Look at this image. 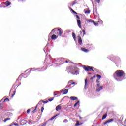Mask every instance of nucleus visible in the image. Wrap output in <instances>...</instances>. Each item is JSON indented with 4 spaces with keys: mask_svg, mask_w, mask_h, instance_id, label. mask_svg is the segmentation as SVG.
Listing matches in <instances>:
<instances>
[{
    "mask_svg": "<svg viewBox=\"0 0 126 126\" xmlns=\"http://www.w3.org/2000/svg\"><path fill=\"white\" fill-rule=\"evenodd\" d=\"M72 35L74 41H75V39H76L75 33H72Z\"/></svg>",
    "mask_w": 126,
    "mask_h": 126,
    "instance_id": "393cba45",
    "label": "nucleus"
},
{
    "mask_svg": "<svg viewBox=\"0 0 126 126\" xmlns=\"http://www.w3.org/2000/svg\"><path fill=\"white\" fill-rule=\"evenodd\" d=\"M113 76L116 81H122L124 79L122 77H125V72L123 70H118L114 72Z\"/></svg>",
    "mask_w": 126,
    "mask_h": 126,
    "instance_id": "f257e3e1",
    "label": "nucleus"
},
{
    "mask_svg": "<svg viewBox=\"0 0 126 126\" xmlns=\"http://www.w3.org/2000/svg\"><path fill=\"white\" fill-rule=\"evenodd\" d=\"M96 78V76H94L91 77L90 79L92 80V79H93V78Z\"/></svg>",
    "mask_w": 126,
    "mask_h": 126,
    "instance_id": "c9c22d12",
    "label": "nucleus"
},
{
    "mask_svg": "<svg viewBox=\"0 0 126 126\" xmlns=\"http://www.w3.org/2000/svg\"><path fill=\"white\" fill-rule=\"evenodd\" d=\"M62 32H63V30L61 28H55L52 30L50 35H52V34H58V36H62Z\"/></svg>",
    "mask_w": 126,
    "mask_h": 126,
    "instance_id": "7ed1b4c3",
    "label": "nucleus"
},
{
    "mask_svg": "<svg viewBox=\"0 0 126 126\" xmlns=\"http://www.w3.org/2000/svg\"><path fill=\"white\" fill-rule=\"evenodd\" d=\"M100 22H101V23H103V21L100 20Z\"/></svg>",
    "mask_w": 126,
    "mask_h": 126,
    "instance_id": "6e6d98bb",
    "label": "nucleus"
},
{
    "mask_svg": "<svg viewBox=\"0 0 126 126\" xmlns=\"http://www.w3.org/2000/svg\"><path fill=\"white\" fill-rule=\"evenodd\" d=\"M57 38H58V36H57V35H56V34H53L51 36V39L52 40H56L57 39Z\"/></svg>",
    "mask_w": 126,
    "mask_h": 126,
    "instance_id": "2eb2a0df",
    "label": "nucleus"
},
{
    "mask_svg": "<svg viewBox=\"0 0 126 126\" xmlns=\"http://www.w3.org/2000/svg\"><path fill=\"white\" fill-rule=\"evenodd\" d=\"M36 110H37V106H36L35 108L34 107H32V108L29 109L27 110V111H36Z\"/></svg>",
    "mask_w": 126,
    "mask_h": 126,
    "instance_id": "f3484780",
    "label": "nucleus"
},
{
    "mask_svg": "<svg viewBox=\"0 0 126 126\" xmlns=\"http://www.w3.org/2000/svg\"><path fill=\"white\" fill-rule=\"evenodd\" d=\"M14 95H15V94H13L12 95V97L13 98V97H14Z\"/></svg>",
    "mask_w": 126,
    "mask_h": 126,
    "instance_id": "a18cd8bd",
    "label": "nucleus"
},
{
    "mask_svg": "<svg viewBox=\"0 0 126 126\" xmlns=\"http://www.w3.org/2000/svg\"><path fill=\"white\" fill-rule=\"evenodd\" d=\"M81 50H82V51H83V52H85V53H87V52H88V50H87V49H85L84 48H82Z\"/></svg>",
    "mask_w": 126,
    "mask_h": 126,
    "instance_id": "aec40b11",
    "label": "nucleus"
},
{
    "mask_svg": "<svg viewBox=\"0 0 126 126\" xmlns=\"http://www.w3.org/2000/svg\"><path fill=\"white\" fill-rule=\"evenodd\" d=\"M89 22H91V23H93V24H94V25H95L96 26H97V25H98V22H95V21H94L93 20L90 19L88 20Z\"/></svg>",
    "mask_w": 126,
    "mask_h": 126,
    "instance_id": "6e6552de",
    "label": "nucleus"
},
{
    "mask_svg": "<svg viewBox=\"0 0 126 126\" xmlns=\"http://www.w3.org/2000/svg\"><path fill=\"white\" fill-rule=\"evenodd\" d=\"M44 110V107H42L41 109V111H43Z\"/></svg>",
    "mask_w": 126,
    "mask_h": 126,
    "instance_id": "49530a36",
    "label": "nucleus"
},
{
    "mask_svg": "<svg viewBox=\"0 0 126 126\" xmlns=\"http://www.w3.org/2000/svg\"><path fill=\"white\" fill-rule=\"evenodd\" d=\"M13 114L11 113H7L6 114V116H7V117H12V116L13 115Z\"/></svg>",
    "mask_w": 126,
    "mask_h": 126,
    "instance_id": "4be33fe9",
    "label": "nucleus"
},
{
    "mask_svg": "<svg viewBox=\"0 0 126 126\" xmlns=\"http://www.w3.org/2000/svg\"><path fill=\"white\" fill-rule=\"evenodd\" d=\"M114 121V119H111L110 120H107V123H111V122H113Z\"/></svg>",
    "mask_w": 126,
    "mask_h": 126,
    "instance_id": "c756f323",
    "label": "nucleus"
},
{
    "mask_svg": "<svg viewBox=\"0 0 126 126\" xmlns=\"http://www.w3.org/2000/svg\"><path fill=\"white\" fill-rule=\"evenodd\" d=\"M29 123H31L32 122V120H29Z\"/></svg>",
    "mask_w": 126,
    "mask_h": 126,
    "instance_id": "603ef678",
    "label": "nucleus"
},
{
    "mask_svg": "<svg viewBox=\"0 0 126 126\" xmlns=\"http://www.w3.org/2000/svg\"><path fill=\"white\" fill-rule=\"evenodd\" d=\"M2 101H3V99H2L0 101V107L1 106V109H3V108L4 107V105H3V103H2Z\"/></svg>",
    "mask_w": 126,
    "mask_h": 126,
    "instance_id": "9b49d317",
    "label": "nucleus"
},
{
    "mask_svg": "<svg viewBox=\"0 0 126 126\" xmlns=\"http://www.w3.org/2000/svg\"><path fill=\"white\" fill-rule=\"evenodd\" d=\"M79 118L80 120H82V117L79 116Z\"/></svg>",
    "mask_w": 126,
    "mask_h": 126,
    "instance_id": "de8ad7c7",
    "label": "nucleus"
},
{
    "mask_svg": "<svg viewBox=\"0 0 126 126\" xmlns=\"http://www.w3.org/2000/svg\"><path fill=\"white\" fill-rule=\"evenodd\" d=\"M64 59L63 58H56L54 59V62L55 64L57 65H60V64H63V63H64V62H63Z\"/></svg>",
    "mask_w": 126,
    "mask_h": 126,
    "instance_id": "20e7f679",
    "label": "nucleus"
},
{
    "mask_svg": "<svg viewBox=\"0 0 126 126\" xmlns=\"http://www.w3.org/2000/svg\"><path fill=\"white\" fill-rule=\"evenodd\" d=\"M42 102L44 104H47V103H48L49 101L46 100V101H43Z\"/></svg>",
    "mask_w": 126,
    "mask_h": 126,
    "instance_id": "72a5a7b5",
    "label": "nucleus"
},
{
    "mask_svg": "<svg viewBox=\"0 0 126 126\" xmlns=\"http://www.w3.org/2000/svg\"><path fill=\"white\" fill-rule=\"evenodd\" d=\"M67 122H68L67 119H64V120H63V122H64V123H67Z\"/></svg>",
    "mask_w": 126,
    "mask_h": 126,
    "instance_id": "4c0bfd02",
    "label": "nucleus"
},
{
    "mask_svg": "<svg viewBox=\"0 0 126 126\" xmlns=\"http://www.w3.org/2000/svg\"><path fill=\"white\" fill-rule=\"evenodd\" d=\"M80 35H82V34H83V37L84 36V35H85L86 34L85 30H83L82 31H80Z\"/></svg>",
    "mask_w": 126,
    "mask_h": 126,
    "instance_id": "ddd939ff",
    "label": "nucleus"
},
{
    "mask_svg": "<svg viewBox=\"0 0 126 126\" xmlns=\"http://www.w3.org/2000/svg\"><path fill=\"white\" fill-rule=\"evenodd\" d=\"M56 95H57V94H56V92H54V96H56Z\"/></svg>",
    "mask_w": 126,
    "mask_h": 126,
    "instance_id": "8fccbe9b",
    "label": "nucleus"
},
{
    "mask_svg": "<svg viewBox=\"0 0 126 126\" xmlns=\"http://www.w3.org/2000/svg\"><path fill=\"white\" fill-rule=\"evenodd\" d=\"M15 92H16L15 91H14L13 94H15Z\"/></svg>",
    "mask_w": 126,
    "mask_h": 126,
    "instance_id": "bf43d9fd",
    "label": "nucleus"
},
{
    "mask_svg": "<svg viewBox=\"0 0 126 126\" xmlns=\"http://www.w3.org/2000/svg\"><path fill=\"white\" fill-rule=\"evenodd\" d=\"M77 22L79 27H80V28H81V21H80V20H77Z\"/></svg>",
    "mask_w": 126,
    "mask_h": 126,
    "instance_id": "4468645a",
    "label": "nucleus"
},
{
    "mask_svg": "<svg viewBox=\"0 0 126 126\" xmlns=\"http://www.w3.org/2000/svg\"><path fill=\"white\" fill-rule=\"evenodd\" d=\"M8 101H9V99L8 98H6L3 101H2V104H4V103H5V102H8Z\"/></svg>",
    "mask_w": 126,
    "mask_h": 126,
    "instance_id": "412c9836",
    "label": "nucleus"
},
{
    "mask_svg": "<svg viewBox=\"0 0 126 126\" xmlns=\"http://www.w3.org/2000/svg\"><path fill=\"white\" fill-rule=\"evenodd\" d=\"M95 1H96L97 3H100V1H101V0H95Z\"/></svg>",
    "mask_w": 126,
    "mask_h": 126,
    "instance_id": "f704fd0d",
    "label": "nucleus"
},
{
    "mask_svg": "<svg viewBox=\"0 0 126 126\" xmlns=\"http://www.w3.org/2000/svg\"><path fill=\"white\" fill-rule=\"evenodd\" d=\"M103 88H104V86H101V84H97L96 91L97 92H99L101 91V90L103 89Z\"/></svg>",
    "mask_w": 126,
    "mask_h": 126,
    "instance_id": "39448f33",
    "label": "nucleus"
},
{
    "mask_svg": "<svg viewBox=\"0 0 126 126\" xmlns=\"http://www.w3.org/2000/svg\"><path fill=\"white\" fill-rule=\"evenodd\" d=\"M47 47H48V44L46 45V46H45V49L47 48Z\"/></svg>",
    "mask_w": 126,
    "mask_h": 126,
    "instance_id": "5fc2aeb1",
    "label": "nucleus"
},
{
    "mask_svg": "<svg viewBox=\"0 0 126 126\" xmlns=\"http://www.w3.org/2000/svg\"><path fill=\"white\" fill-rule=\"evenodd\" d=\"M75 84V82H72V83H71V85H73Z\"/></svg>",
    "mask_w": 126,
    "mask_h": 126,
    "instance_id": "79ce46f5",
    "label": "nucleus"
},
{
    "mask_svg": "<svg viewBox=\"0 0 126 126\" xmlns=\"http://www.w3.org/2000/svg\"><path fill=\"white\" fill-rule=\"evenodd\" d=\"M84 69H85L86 71H89L90 70H92V71H94L93 70V68L89 66H88L87 67L86 66L84 67Z\"/></svg>",
    "mask_w": 126,
    "mask_h": 126,
    "instance_id": "423d86ee",
    "label": "nucleus"
},
{
    "mask_svg": "<svg viewBox=\"0 0 126 126\" xmlns=\"http://www.w3.org/2000/svg\"><path fill=\"white\" fill-rule=\"evenodd\" d=\"M59 115H60V114H57L55 115H54L53 117H52L50 120V121H53V120H54V119H55V118H56V117H58V116H59Z\"/></svg>",
    "mask_w": 126,
    "mask_h": 126,
    "instance_id": "6ab92c4d",
    "label": "nucleus"
},
{
    "mask_svg": "<svg viewBox=\"0 0 126 126\" xmlns=\"http://www.w3.org/2000/svg\"><path fill=\"white\" fill-rule=\"evenodd\" d=\"M53 100H54V97H52V98L49 99L48 101L49 102H52V101H53Z\"/></svg>",
    "mask_w": 126,
    "mask_h": 126,
    "instance_id": "473e14b6",
    "label": "nucleus"
},
{
    "mask_svg": "<svg viewBox=\"0 0 126 126\" xmlns=\"http://www.w3.org/2000/svg\"><path fill=\"white\" fill-rule=\"evenodd\" d=\"M88 80H87V79H85V86L84 88L85 89H87V86H88Z\"/></svg>",
    "mask_w": 126,
    "mask_h": 126,
    "instance_id": "1a4fd4ad",
    "label": "nucleus"
},
{
    "mask_svg": "<svg viewBox=\"0 0 126 126\" xmlns=\"http://www.w3.org/2000/svg\"><path fill=\"white\" fill-rule=\"evenodd\" d=\"M65 63H68V61H66Z\"/></svg>",
    "mask_w": 126,
    "mask_h": 126,
    "instance_id": "4d7b16f0",
    "label": "nucleus"
},
{
    "mask_svg": "<svg viewBox=\"0 0 126 126\" xmlns=\"http://www.w3.org/2000/svg\"><path fill=\"white\" fill-rule=\"evenodd\" d=\"M77 0H75L73 2L72 4L71 5L72 6H73V5H75V4H76L77 3Z\"/></svg>",
    "mask_w": 126,
    "mask_h": 126,
    "instance_id": "5701e85b",
    "label": "nucleus"
},
{
    "mask_svg": "<svg viewBox=\"0 0 126 126\" xmlns=\"http://www.w3.org/2000/svg\"><path fill=\"white\" fill-rule=\"evenodd\" d=\"M70 99L72 101H76L78 100L77 97L74 96H71L70 97Z\"/></svg>",
    "mask_w": 126,
    "mask_h": 126,
    "instance_id": "f8f14e48",
    "label": "nucleus"
},
{
    "mask_svg": "<svg viewBox=\"0 0 126 126\" xmlns=\"http://www.w3.org/2000/svg\"><path fill=\"white\" fill-rule=\"evenodd\" d=\"M96 77H97L98 79H100V78H102V76H101V75L97 74Z\"/></svg>",
    "mask_w": 126,
    "mask_h": 126,
    "instance_id": "a878e982",
    "label": "nucleus"
},
{
    "mask_svg": "<svg viewBox=\"0 0 126 126\" xmlns=\"http://www.w3.org/2000/svg\"><path fill=\"white\" fill-rule=\"evenodd\" d=\"M32 69H33V68H31V70H30V71L29 72V73H30V72H31V70H32Z\"/></svg>",
    "mask_w": 126,
    "mask_h": 126,
    "instance_id": "09e8293b",
    "label": "nucleus"
},
{
    "mask_svg": "<svg viewBox=\"0 0 126 126\" xmlns=\"http://www.w3.org/2000/svg\"><path fill=\"white\" fill-rule=\"evenodd\" d=\"M96 82H97V83L99 84L100 81H99V80H96Z\"/></svg>",
    "mask_w": 126,
    "mask_h": 126,
    "instance_id": "c03bdc74",
    "label": "nucleus"
},
{
    "mask_svg": "<svg viewBox=\"0 0 126 126\" xmlns=\"http://www.w3.org/2000/svg\"><path fill=\"white\" fill-rule=\"evenodd\" d=\"M18 126V124H17V123H15V124L12 123L11 125H10V126Z\"/></svg>",
    "mask_w": 126,
    "mask_h": 126,
    "instance_id": "7c9ffc66",
    "label": "nucleus"
},
{
    "mask_svg": "<svg viewBox=\"0 0 126 126\" xmlns=\"http://www.w3.org/2000/svg\"><path fill=\"white\" fill-rule=\"evenodd\" d=\"M20 0L23 1V0Z\"/></svg>",
    "mask_w": 126,
    "mask_h": 126,
    "instance_id": "680f3d73",
    "label": "nucleus"
},
{
    "mask_svg": "<svg viewBox=\"0 0 126 126\" xmlns=\"http://www.w3.org/2000/svg\"><path fill=\"white\" fill-rule=\"evenodd\" d=\"M72 83V80H70L68 82V84H71Z\"/></svg>",
    "mask_w": 126,
    "mask_h": 126,
    "instance_id": "ea45409f",
    "label": "nucleus"
},
{
    "mask_svg": "<svg viewBox=\"0 0 126 126\" xmlns=\"http://www.w3.org/2000/svg\"><path fill=\"white\" fill-rule=\"evenodd\" d=\"M68 72L73 74V75H78L79 74V70L76 66H71L68 68Z\"/></svg>",
    "mask_w": 126,
    "mask_h": 126,
    "instance_id": "f03ea898",
    "label": "nucleus"
},
{
    "mask_svg": "<svg viewBox=\"0 0 126 126\" xmlns=\"http://www.w3.org/2000/svg\"><path fill=\"white\" fill-rule=\"evenodd\" d=\"M5 5H6V6H9V5H10V2H5Z\"/></svg>",
    "mask_w": 126,
    "mask_h": 126,
    "instance_id": "cd10ccee",
    "label": "nucleus"
},
{
    "mask_svg": "<svg viewBox=\"0 0 126 126\" xmlns=\"http://www.w3.org/2000/svg\"><path fill=\"white\" fill-rule=\"evenodd\" d=\"M27 112L28 114H29L30 113V111H27Z\"/></svg>",
    "mask_w": 126,
    "mask_h": 126,
    "instance_id": "3c124183",
    "label": "nucleus"
},
{
    "mask_svg": "<svg viewBox=\"0 0 126 126\" xmlns=\"http://www.w3.org/2000/svg\"><path fill=\"white\" fill-rule=\"evenodd\" d=\"M46 124H47V123H44L42 125V126H46Z\"/></svg>",
    "mask_w": 126,
    "mask_h": 126,
    "instance_id": "37998d69",
    "label": "nucleus"
},
{
    "mask_svg": "<svg viewBox=\"0 0 126 126\" xmlns=\"http://www.w3.org/2000/svg\"><path fill=\"white\" fill-rule=\"evenodd\" d=\"M84 11H85V13L86 14H89V13H90V10H88V11L84 10Z\"/></svg>",
    "mask_w": 126,
    "mask_h": 126,
    "instance_id": "c85d7f7f",
    "label": "nucleus"
},
{
    "mask_svg": "<svg viewBox=\"0 0 126 126\" xmlns=\"http://www.w3.org/2000/svg\"><path fill=\"white\" fill-rule=\"evenodd\" d=\"M72 12H73V13H74V14H77V13H76V12L74 11V10L72 9Z\"/></svg>",
    "mask_w": 126,
    "mask_h": 126,
    "instance_id": "58836bf2",
    "label": "nucleus"
},
{
    "mask_svg": "<svg viewBox=\"0 0 126 126\" xmlns=\"http://www.w3.org/2000/svg\"><path fill=\"white\" fill-rule=\"evenodd\" d=\"M40 103H41V101H40L38 104H40Z\"/></svg>",
    "mask_w": 126,
    "mask_h": 126,
    "instance_id": "052dcab7",
    "label": "nucleus"
},
{
    "mask_svg": "<svg viewBox=\"0 0 126 126\" xmlns=\"http://www.w3.org/2000/svg\"><path fill=\"white\" fill-rule=\"evenodd\" d=\"M61 92H63V94H67L68 92V89H62L61 90Z\"/></svg>",
    "mask_w": 126,
    "mask_h": 126,
    "instance_id": "0eeeda50",
    "label": "nucleus"
},
{
    "mask_svg": "<svg viewBox=\"0 0 126 126\" xmlns=\"http://www.w3.org/2000/svg\"><path fill=\"white\" fill-rule=\"evenodd\" d=\"M78 42L79 43L80 45L81 46V45H82V39H81V37H80V36H78Z\"/></svg>",
    "mask_w": 126,
    "mask_h": 126,
    "instance_id": "9d476101",
    "label": "nucleus"
},
{
    "mask_svg": "<svg viewBox=\"0 0 126 126\" xmlns=\"http://www.w3.org/2000/svg\"><path fill=\"white\" fill-rule=\"evenodd\" d=\"M9 120H10V118H6L5 120H4V123H6L7 121H9Z\"/></svg>",
    "mask_w": 126,
    "mask_h": 126,
    "instance_id": "2f4dec72",
    "label": "nucleus"
},
{
    "mask_svg": "<svg viewBox=\"0 0 126 126\" xmlns=\"http://www.w3.org/2000/svg\"><path fill=\"white\" fill-rule=\"evenodd\" d=\"M107 113H106L105 114H104L103 117H102V120H105V119H106V118H107Z\"/></svg>",
    "mask_w": 126,
    "mask_h": 126,
    "instance_id": "b1692460",
    "label": "nucleus"
},
{
    "mask_svg": "<svg viewBox=\"0 0 126 126\" xmlns=\"http://www.w3.org/2000/svg\"><path fill=\"white\" fill-rule=\"evenodd\" d=\"M88 46H90V47H91L92 46V44H88Z\"/></svg>",
    "mask_w": 126,
    "mask_h": 126,
    "instance_id": "864d4df0",
    "label": "nucleus"
},
{
    "mask_svg": "<svg viewBox=\"0 0 126 126\" xmlns=\"http://www.w3.org/2000/svg\"><path fill=\"white\" fill-rule=\"evenodd\" d=\"M83 124V123H79V121L77 120L75 124V126H81V125H82Z\"/></svg>",
    "mask_w": 126,
    "mask_h": 126,
    "instance_id": "a211bd4d",
    "label": "nucleus"
},
{
    "mask_svg": "<svg viewBox=\"0 0 126 126\" xmlns=\"http://www.w3.org/2000/svg\"><path fill=\"white\" fill-rule=\"evenodd\" d=\"M65 88H68V86H66Z\"/></svg>",
    "mask_w": 126,
    "mask_h": 126,
    "instance_id": "13d9d810",
    "label": "nucleus"
},
{
    "mask_svg": "<svg viewBox=\"0 0 126 126\" xmlns=\"http://www.w3.org/2000/svg\"><path fill=\"white\" fill-rule=\"evenodd\" d=\"M108 123V121H107L106 122L104 123V125H107V124Z\"/></svg>",
    "mask_w": 126,
    "mask_h": 126,
    "instance_id": "a19ab883",
    "label": "nucleus"
},
{
    "mask_svg": "<svg viewBox=\"0 0 126 126\" xmlns=\"http://www.w3.org/2000/svg\"><path fill=\"white\" fill-rule=\"evenodd\" d=\"M62 109V106H61V105H58L56 107V111H60V110Z\"/></svg>",
    "mask_w": 126,
    "mask_h": 126,
    "instance_id": "dca6fc26",
    "label": "nucleus"
},
{
    "mask_svg": "<svg viewBox=\"0 0 126 126\" xmlns=\"http://www.w3.org/2000/svg\"><path fill=\"white\" fill-rule=\"evenodd\" d=\"M76 17L77 19H80V18L77 15H76Z\"/></svg>",
    "mask_w": 126,
    "mask_h": 126,
    "instance_id": "e433bc0d",
    "label": "nucleus"
},
{
    "mask_svg": "<svg viewBox=\"0 0 126 126\" xmlns=\"http://www.w3.org/2000/svg\"><path fill=\"white\" fill-rule=\"evenodd\" d=\"M79 103H80V101H78L74 105V107H76V106H77V105H79Z\"/></svg>",
    "mask_w": 126,
    "mask_h": 126,
    "instance_id": "bb28decb",
    "label": "nucleus"
}]
</instances>
